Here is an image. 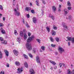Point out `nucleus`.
Wrapping results in <instances>:
<instances>
[{"instance_id":"1","label":"nucleus","mask_w":74,"mask_h":74,"mask_svg":"<svg viewBox=\"0 0 74 74\" xmlns=\"http://www.w3.org/2000/svg\"><path fill=\"white\" fill-rule=\"evenodd\" d=\"M26 47L28 51H31L32 49V48L31 44L27 43L26 44Z\"/></svg>"},{"instance_id":"2","label":"nucleus","mask_w":74,"mask_h":74,"mask_svg":"<svg viewBox=\"0 0 74 74\" xmlns=\"http://www.w3.org/2000/svg\"><path fill=\"white\" fill-rule=\"evenodd\" d=\"M34 38V36H32L31 37H29L27 39V42H30Z\"/></svg>"},{"instance_id":"3","label":"nucleus","mask_w":74,"mask_h":74,"mask_svg":"<svg viewBox=\"0 0 74 74\" xmlns=\"http://www.w3.org/2000/svg\"><path fill=\"white\" fill-rule=\"evenodd\" d=\"M67 38L68 41H71L72 43H74V38L71 37H67Z\"/></svg>"},{"instance_id":"4","label":"nucleus","mask_w":74,"mask_h":74,"mask_svg":"<svg viewBox=\"0 0 74 74\" xmlns=\"http://www.w3.org/2000/svg\"><path fill=\"white\" fill-rule=\"evenodd\" d=\"M36 61L37 63L40 64V58L38 56H37L36 57Z\"/></svg>"},{"instance_id":"5","label":"nucleus","mask_w":74,"mask_h":74,"mask_svg":"<svg viewBox=\"0 0 74 74\" xmlns=\"http://www.w3.org/2000/svg\"><path fill=\"white\" fill-rule=\"evenodd\" d=\"M3 38L1 37H0V40L1 41V43L2 44H7V42L6 41L3 40Z\"/></svg>"},{"instance_id":"6","label":"nucleus","mask_w":74,"mask_h":74,"mask_svg":"<svg viewBox=\"0 0 74 74\" xmlns=\"http://www.w3.org/2000/svg\"><path fill=\"white\" fill-rule=\"evenodd\" d=\"M23 68H18L17 69L18 71H17V73H18V74H20L21 73H22V71H23Z\"/></svg>"},{"instance_id":"7","label":"nucleus","mask_w":74,"mask_h":74,"mask_svg":"<svg viewBox=\"0 0 74 74\" xmlns=\"http://www.w3.org/2000/svg\"><path fill=\"white\" fill-rule=\"evenodd\" d=\"M14 11H15L14 13L15 15L17 16H19L20 15V13H19V12H17L16 11V9H14Z\"/></svg>"},{"instance_id":"8","label":"nucleus","mask_w":74,"mask_h":74,"mask_svg":"<svg viewBox=\"0 0 74 74\" xmlns=\"http://www.w3.org/2000/svg\"><path fill=\"white\" fill-rule=\"evenodd\" d=\"M58 51L60 53H62V52L64 51V49H63L62 47H59L58 48Z\"/></svg>"},{"instance_id":"9","label":"nucleus","mask_w":74,"mask_h":74,"mask_svg":"<svg viewBox=\"0 0 74 74\" xmlns=\"http://www.w3.org/2000/svg\"><path fill=\"white\" fill-rule=\"evenodd\" d=\"M13 53H14V55H15L16 56H18V55L19 53L17 50H14L13 51Z\"/></svg>"},{"instance_id":"10","label":"nucleus","mask_w":74,"mask_h":74,"mask_svg":"<svg viewBox=\"0 0 74 74\" xmlns=\"http://www.w3.org/2000/svg\"><path fill=\"white\" fill-rule=\"evenodd\" d=\"M29 73L30 74H35V72L34 71V70L32 69H31L29 70Z\"/></svg>"},{"instance_id":"11","label":"nucleus","mask_w":74,"mask_h":74,"mask_svg":"<svg viewBox=\"0 0 74 74\" xmlns=\"http://www.w3.org/2000/svg\"><path fill=\"white\" fill-rule=\"evenodd\" d=\"M0 30L1 32L2 33V34H5V30L3 29V28H1Z\"/></svg>"},{"instance_id":"12","label":"nucleus","mask_w":74,"mask_h":74,"mask_svg":"<svg viewBox=\"0 0 74 74\" xmlns=\"http://www.w3.org/2000/svg\"><path fill=\"white\" fill-rule=\"evenodd\" d=\"M15 64L17 66H19L21 65V63L18 61H16L15 62Z\"/></svg>"},{"instance_id":"13","label":"nucleus","mask_w":74,"mask_h":74,"mask_svg":"<svg viewBox=\"0 0 74 74\" xmlns=\"http://www.w3.org/2000/svg\"><path fill=\"white\" fill-rule=\"evenodd\" d=\"M4 51L5 52L6 56H8V55H9V53L8 52V51L6 50H4Z\"/></svg>"},{"instance_id":"14","label":"nucleus","mask_w":74,"mask_h":74,"mask_svg":"<svg viewBox=\"0 0 74 74\" xmlns=\"http://www.w3.org/2000/svg\"><path fill=\"white\" fill-rule=\"evenodd\" d=\"M33 21L34 23H36L37 22V20H36V18L35 17H34L33 18Z\"/></svg>"},{"instance_id":"15","label":"nucleus","mask_w":74,"mask_h":74,"mask_svg":"<svg viewBox=\"0 0 74 74\" xmlns=\"http://www.w3.org/2000/svg\"><path fill=\"white\" fill-rule=\"evenodd\" d=\"M52 10L54 12L56 11V8L55 6H52Z\"/></svg>"},{"instance_id":"16","label":"nucleus","mask_w":74,"mask_h":74,"mask_svg":"<svg viewBox=\"0 0 74 74\" xmlns=\"http://www.w3.org/2000/svg\"><path fill=\"white\" fill-rule=\"evenodd\" d=\"M49 62L51 63H52V64H53V65H55V64H56V63L55 62V61H53L52 60H50Z\"/></svg>"},{"instance_id":"17","label":"nucleus","mask_w":74,"mask_h":74,"mask_svg":"<svg viewBox=\"0 0 74 74\" xmlns=\"http://www.w3.org/2000/svg\"><path fill=\"white\" fill-rule=\"evenodd\" d=\"M52 36H55L56 34V32L53 30H52Z\"/></svg>"},{"instance_id":"18","label":"nucleus","mask_w":74,"mask_h":74,"mask_svg":"<svg viewBox=\"0 0 74 74\" xmlns=\"http://www.w3.org/2000/svg\"><path fill=\"white\" fill-rule=\"evenodd\" d=\"M25 10L27 11H29L30 10V7H27L25 8Z\"/></svg>"},{"instance_id":"19","label":"nucleus","mask_w":74,"mask_h":74,"mask_svg":"<svg viewBox=\"0 0 74 74\" xmlns=\"http://www.w3.org/2000/svg\"><path fill=\"white\" fill-rule=\"evenodd\" d=\"M27 35H26V34H24V38L26 40V39H27Z\"/></svg>"},{"instance_id":"20","label":"nucleus","mask_w":74,"mask_h":74,"mask_svg":"<svg viewBox=\"0 0 74 74\" xmlns=\"http://www.w3.org/2000/svg\"><path fill=\"white\" fill-rule=\"evenodd\" d=\"M64 28L65 30H69V27L66 25L64 27Z\"/></svg>"},{"instance_id":"21","label":"nucleus","mask_w":74,"mask_h":74,"mask_svg":"<svg viewBox=\"0 0 74 74\" xmlns=\"http://www.w3.org/2000/svg\"><path fill=\"white\" fill-rule=\"evenodd\" d=\"M17 41L19 43H20V42H21V39L20 37H19L18 38H17Z\"/></svg>"},{"instance_id":"22","label":"nucleus","mask_w":74,"mask_h":74,"mask_svg":"<svg viewBox=\"0 0 74 74\" xmlns=\"http://www.w3.org/2000/svg\"><path fill=\"white\" fill-rule=\"evenodd\" d=\"M24 65L25 67H26V68H27L28 67V65H27V62H25Z\"/></svg>"},{"instance_id":"23","label":"nucleus","mask_w":74,"mask_h":74,"mask_svg":"<svg viewBox=\"0 0 74 74\" xmlns=\"http://www.w3.org/2000/svg\"><path fill=\"white\" fill-rule=\"evenodd\" d=\"M46 29L48 33L50 32V29L48 27H46Z\"/></svg>"},{"instance_id":"24","label":"nucleus","mask_w":74,"mask_h":74,"mask_svg":"<svg viewBox=\"0 0 74 74\" xmlns=\"http://www.w3.org/2000/svg\"><path fill=\"white\" fill-rule=\"evenodd\" d=\"M33 51L34 52V53H35V52H36V51H38V50H37V49H36V48H34L33 49Z\"/></svg>"},{"instance_id":"25","label":"nucleus","mask_w":74,"mask_h":74,"mask_svg":"<svg viewBox=\"0 0 74 74\" xmlns=\"http://www.w3.org/2000/svg\"><path fill=\"white\" fill-rule=\"evenodd\" d=\"M50 39L51 42H53L54 41V40H53V38H52V37H50Z\"/></svg>"},{"instance_id":"26","label":"nucleus","mask_w":74,"mask_h":74,"mask_svg":"<svg viewBox=\"0 0 74 74\" xmlns=\"http://www.w3.org/2000/svg\"><path fill=\"white\" fill-rule=\"evenodd\" d=\"M3 57V54L1 53V51H0V59H1Z\"/></svg>"},{"instance_id":"27","label":"nucleus","mask_w":74,"mask_h":74,"mask_svg":"<svg viewBox=\"0 0 74 74\" xmlns=\"http://www.w3.org/2000/svg\"><path fill=\"white\" fill-rule=\"evenodd\" d=\"M36 41L38 42L39 43V44H40L41 43V40H40V39H37Z\"/></svg>"},{"instance_id":"28","label":"nucleus","mask_w":74,"mask_h":74,"mask_svg":"<svg viewBox=\"0 0 74 74\" xmlns=\"http://www.w3.org/2000/svg\"><path fill=\"white\" fill-rule=\"evenodd\" d=\"M45 46H42L41 47V49L43 51H44L45 50Z\"/></svg>"},{"instance_id":"29","label":"nucleus","mask_w":74,"mask_h":74,"mask_svg":"<svg viewBox=\"0 0 74 74\" xmlns=\"http://www.w3.org/2000/svg\"><path fill=\"white\" fill-rule=\"evenodd\" d=\"M23 55L25 58V59H28V57L27 56V55L25 54H24Z\"/></svg>"},{"instance_id":"30","label":"nucleus","mask_w":74,"mask_h":74,"mask_svg":"<svg viewBox=\"0 0 74 74\" xmlns=\"http://www.w3.org/2000/svg\"><path fill=\"white\" fill-rule=\"evenodd\" d=\"M62 25L63 27H64L66 25V23H62Z\"/></svg>"},{"instance_id":"31","label":"nucleus","mask_w":74,"mask_h":74,"mask_svg":"<svg viewBox=\"0 0 74 74\" xmlns=\"http://www.w3.org/2000/svg\"><path fill=\"white\" fill-rule=\"evenodd\" d=\"M67 74H71V71L70 69H68Z\"/></svg>"},{"instance_id":"32","label":"nucleus","mask_w":74,"mask_h":74,"mask_svg":"<svg viewBox=\"0 0 74 74\" xmlns=\"http://www.w3.org/2000/svg\"><path fill=\"white\" fill-rule=\"evenodd\" d=\"M14 34L15 35H18V33H17V31L16 30H14Z\"/></svg>"},{"instance_id":"33","label":"nucleus","mask_w":74,"mask_h":74,"mask_svg":"<svg viewBox=\"0 0 74 74\" xmlns=\"http://www.w3.org/2000/svg\"><path fill=\"white\" fill-rule=\"evenodd\" d=\"M68 19L69 20H70L71 21V19H72V16H69L68 17Z\"/></svg>"},{"instance_id":"34","label":"nucleus","mask_w":74,"mask_h":74,"mask_svg":"<svg viewBox=\"0 0 74 74\" xmlns=\"http://www.w3.org/2000/svg\"><path fill=\"white\" fill-rule=\"evenodd\" d=\"M20 34L21 37H22V36H23V32H22L21 31L20 33Z\"/></svg>"},{"instance_id":"35","label":"nucleus","mask_w":74,"mask_h":74,"mask_svg":"<svg viewBox=\"0 0 74 74\" xmlns=\"http://www.w3.org/2000/svg\"><path fill=\"white\" fill-rule=\"evenodd\" d=\"M28 55H29V56L31 58H33V56L31 53H28Z\"/></svg>"},{"instance_id":"36","label":"nucleus","mask_w":74,"mask_h":74,"mask_svg":"<svg viewBox=\"0 0 74 74\" xmlns=\"http://www.w3.org/2000/svg\"><path fill=\"white\" fill-rule=\"evenodd\" d=\"M51 46L52 47H53V48H54L56 47V45H53V44H51Z\"/></svg>"},{"instance_id":"37","label":"nucleus","mask_w":74,"mask_h":74,"mask_svg":"<svg viewBox=\"0 0 74 74\" xmlns=\"http://www.w3.org/2000/svg\"><path fill=\"white\" fill-rule=\"evenodd\" d=\"M56 40L57 42H59V38H56Z\"/></svg>"},{"instance_id":"38","label":"nucleus","mask_w":74,"mask_h":74,"mask_svg":"<svg viewBox=\"0 0 74 74\" xmlns=\"http://www.w3.org/2000/svg\"><path fill=\"white\" fill-rule=\"evenodd\" d=\"M31 13H32V14H34V13L35 12V11L34 10H31Z\"/></svg>"},{"instance_id":"39","label":"nucleus","mask_w":74,"mask_h":74,"mask_svg":"<svg viewBox=\"0 0 74 74\" xmlns=\"http://www.w3.org/2000/svg\"><path fill=\"white\" fill-rule=\"evenodd\" d=\"M67 5L68 6H71V4L70 3V2L68 1L67 2Z\"/></svg>"},{"instance_id":"40","label":"nucleus","mask_w":74,"mask_h":74,"mask_svg":"<svg viewBox=\"0 0 74 74\" xmlns=\"http://www.w3.org/2000/svg\"><path fill=\"white\" fill-rule=\"evenodd\" d=\"M53 28L54 30H57V27L55 26H53Z\"/></svg>"},{"instance_id":"41","label":"nucleus","mask_w":74,"mask_h":74,"mask_svg":"<svg viewBox=\"0 0 74 74\" xmlns=\"http://www.w3.org/2000/svg\"><path fill=\"white\" fill-rule=\"evenodd\" d=\"M0 74H4V72L3 71H2L0 73Z\"/></svg>"},{"instance_id":"42","label":"nucleus","mask_w":74,"mask_h":74,"mask_svg":"<svg viewBox=\"0 0 74 74\" xmlns=\"http://www.w3.org/2000/svg\"><path fill=\"white\" fill-rule=\"evenodd\" d=\"M62 63L61 64V63H60L59 64V66L60 67H62Z\"/></svg>"},{"instance_id":"43","label":"nucleus","mask_w":74,"mask_h":74,"mask_svg":"<svg viewBox=\"0 0 74 74\" xmlns=\"http://www.w3.org/2000/svg\"><path fill=\"white\" fill-rule=\"evenodd\" d=\"M0 9L1 10H3V6L1 5H0Z\"/></svg>"},{"instance_id":"44","label":"nucleus","mask_w":74,"mask_h":74,"mask_svg":"<svg viewBox=\"0 0 74 74\" xmlns=\"http://www.w3.org/2000/svg\"><path fill=\"white\" fill-rule=\"evenodd\" d=\"M28 36H29V37H30V36H31V34L30 33L28 32Z\"/></svg>"},{"instance_id":"45","label":"nucleus","mask_w":74,"mask_h":74,"mask_svg":"<svg viewBox=\"0 0 74 74\" xmlns=\"http://www.w3.org/2000/svg\"><path fill=\"white\" fill-rule=\"evenodd\" d=\"M36 5L38 6H39V5L38 4V2L37 1H36Z\"/></svg>"},{"instance_id":"46","label":"nucleus","mask_w":74,"mask_h":74,"mask_svg":"<svg viewBox=\"0 0 74 74\" xmlns=\"http://www.w3.org/2000/svg\"><path fill=\"white\" fill-rule=\"evenodd\" d=\"M64 11L65 12V14H67V11H66V9L64 10Z\"/></svg>"},{"instance_id":"47","label":"nucleus","mask_w":74,"mask_h":74,"mask_svg":"<svg viewBox=\"0 0 74 74\" xmlns=\"http://www.w3.org/2000/svg\"><path fill=\"white\" fill-rule=\"evenodd\" d=\"M3 24L2 23H0V27H3Z\"/></svg>"},{"instance_id":"48","label":"nucleus","mask_w":74,"mask_h":74,"mask_svg":"<svg viewBox=\"0 0 74 74\" xmlns=\"http://www.w3.org/2000/svg\"><path fill=\"white\" fill-rule=\"evenodd\" d=\"M71 7H69L68 8V9L69 10H71Z\"/></svg>"},{"instance_id":"49","label":"nucleus","mask_w":74,"mask_h":74,"mask_svg":"<svg viewBox=\"0 0 74 74\" xmlns=\"http://www.w3.org/2000/svg\"><path fill=\"white\" fill-rule=\"evenodd\" d=\"M6 66L7 67H9L10 66V65H9L8 63H7L6 64Z\"/></svg>"},{"instance_id":"50","label":"nucleus","mask_w":74,"mask_h":74,"mask_svg":"<svg viewBox=\"0 0 74 74\" xmlns=\"http://www.w3.org/2000/svg\"><path fill=\"white\" fill-rule=\"evenodd\" d=\"M51 19H53V20H54V19H55V17H54V16H51Z\"/></svg>"},{"instance_id":"51","label":"nucleus","mask_w":74,"mask_h":74,"mask_svg":"<svg viewBox=\"0 0 74 74\" xmlns=\"http://www.w3.org/2000/svg\"><path fill=\"white\" fill-rule=\"evenodd\" d=\"M27 18H29V17H30V15H29V14H27Z\"/></svg>"},{"instance_id":"52","label":"nucleus","mask_w":74,"mask_h":74,"mask_svg":"<svg viewBox=\"0 0 74 74\" xmlns=\"http://www.w3.org/2000/svg\"><path fill=\"white\" fill-rule=\"evenodd\" d=\"M61 9V8H58V11L59 12H60L61 11V10H60Z\"/></svg>"},{"instance_id":"53","label":"nucleus","mask_w":74,"mask_h":74,"mask_svg":"<svg viewBox=\"0 0 74 74\" xmlns=\"http://www.w3.org/2000/svg\"><path fill=\"white\" fill-rule=\"evenodd\" d=\"M43 3L44 4H45V1L44 0H43L42 1Z\"/></svg>"},{"instance_id":"54","label":"nucleus","mask_w":74,"mask_h":74,"mask_svg":"<svg viewBox=\"0 0 74 74\" xmlns=\"http://www.w3.org/2000/svg\"><path fill=\"white\" fill-rule=\"evenodd\" d=\"M62 65L64 67H66V66H65V64L64 63H62Z\"/></svg>"},{"instance_id":"55","label":"nucleus","mask_w":74,"mask_h":74,"mask_svg":"<svg viewBox=\"0 0 74 74\" xmlns=\"http://www.w3.org/2000/svg\"><path fill=\"white\" fill-rule=\"evenodd\" d=\"M72 74H74V69L73 70L72 72Z\"/></svg>"},{"instance_id":"56","label":"nucleus","mask_w":74,"mask_h":74,"mask_svg":"<svg viewBox=\"0 0 74 74\" xmlns=\"http://www.w3.org/2000/svg\"><path fill=\"white\" fill-rule=\"evenodd\" d=\"M5 17H3V21H5Z\"/></svg>"},{"instance_id":"57","label":"nucleus","mask_w":74,"mask_h":74,"mask_svg":"<svg viewBox=\"0 0 74 74\" xmlns=\"http://www.w3.org/2000/svg\"><path fill=\"white\" fill-rule=\"evenodd\" d=\"M59 8H61V7H62V5H59Z\"/></svg>"},{"instance_id":"58","label":"nucleus","mask_w":74,"mask_h":74,"mask_svg":"<svg viewBox=\"0 0 74 74\" xmlns=\"http://www.w3.org/2000/svg\"><path fill=\"white\" fill-rule=\"evenodd\" d=\"M55 53L56 55H58V53L57 52H55Z\"/></svg>"},{"instance_id":"59","label":"nucleus","mask_w":74,"mask_h":74,"mask_svg":"<svg viewBox=\"0 0 74 74\" xmlns=\"http://www.w3.org/2000/svg\"><path fill=\"white\" fill-rule=\"evenodd\" d=\"M23 22L24 23V24H25V21L24 20V19L23 20Z\"/></svg>"},{"instance_id":"60","label":"nucleus","mask_w":74,"mask_h":74,"mask_svg":"<svg viewBox=\"0 0 74 74\" xmlns=\"http://www.w3.org/2000/svg\"><path fill=\"white\" fill-rule=\"evenodd\" d=\"M49 18H51L52 16H51V14H49Z\"/></svg>"},{"instance_id":"61","label":"nucleus","mask_w":74,"mask_h":74,"mask_svg":"<svg viewBox=\"0 0 74 74\" xmlns=\"http://www.w3.org/2000/svg\"><path fill=\"white\" fill-rule=\"evenodd\" d=\"M42 15H44V12L43 11H42Z\"/></svg>"},{"instance_id":"62","label":"nucleus","mask_w":74,"mask_h":74,"mask_svg":"<svg viewBox=\"0 0 74 74\" xmlns=\"http://www.w3.org/2000/svg\"><path fill=\"white\" fill-rule=\"evenodd\" d=\"M26 26L27 27H29V26L28 25H27Z\"/></svg>"},{"instance_id":"63","label":"nucleus","mask_w":74,"mask_h":74,"mask_svg":"<svg viewBox=\"0 0 74 74\" xmlns=\"http://www.w3.org/2000/svg\"><path fill=\"white\" fill-rule=\"evenodd\" d=\"M68 45L70 46V42H68Z\"/></svg>"},{"instance_id":"64","label":"nucleus","mask_w":74,"mask_h":74,"mask_svg":"<svg viewBox=\"0 0 74 74\" xmlns=\"http://www.w3.org/2000/svg\"><path fill=\"white\" fill-rule=\"evenodd\" d=\"M30 5L31 6H32V3H30Z\"/></svg>"}]
</instances>
